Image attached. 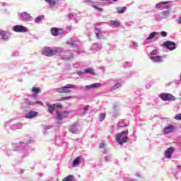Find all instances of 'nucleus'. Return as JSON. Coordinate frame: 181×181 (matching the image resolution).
Instances as JSON below:
<instances>
[{
	"mask_svg": "<svg viewBox=\"0 0 181 181\" xmlns=\"http://www.w3.org/2000/svg\"><path fill=\"white\" fill-rule=\"evenodd\" d=\"M80 160H81V158L77 157L72 163V166L74 168L78 166V165H80Z\"/></svg>",
	"mask_w": 181,
	"mask_h": 181,
	"instance_id": "2eb2a0df",
	"label": "nucleus"
},
{
	"mask_svg": "<svg viewBox=\"0 0 181 181\" xmlns=\"http://www.w3.org/2000/svg\"><path fill=\"white\" fill-rule=\"evenodd\" d=\"M54 107L55 108H63V105L60 103H55L54 104Z\"/></svg>",
	"mask_w": 181,
	"mask_h": 181,
	"instance_id": "c756f323",
	"label": "nucleus"
},
{
	"mask_svg": "<svg viewBox=\"0 0 181 181\" xmlns=\"http://www.w3.org/2000/svg\"><path fill=\"white\" fill-rule=\"evenodd\" d=\"M157 52H158V50L153 49V51H151L150 52V54H151V55L156 54Z\"/></svg>",
	"mask_w": 181,
	"mask_h": 181,
	"instance_id": "c9c22d12",
	"label": "nucleus"
},
{
	"mask_svg": "<svg viewBox=\"0 0 181 181\" xmlns=\"http://www.w3.org/2000/svg\"><path fill=\"white\" fill-rule=\"evenodd\" d=\"M121 87V83H116L114 86V89L117 90V88H119Z\"/></svg>",
	"mask_w": 181,
	"mask_h": 181,
	"instance_id": "72a5a7b5",
	"label": "nucleus"
},
{
	"mask_svg": "<svg viewBox=\"0 0 181 181\" xmlns=\"http://www.w3.org/2000/svg\"><path fill=\"white\" fill-rule=\"evenodd\" d=\"M37 112H35V111H31L28 113H27V115H25V118L27 119H32V118H35L36 117H37Z\"/></svg>",
	"mask_w": 181,
	"mask_h": 181,
	"instance_id": "9b49d317",
	"label": "nucleus"
},
{
	"mask_svg": "<svg viewBox=\"0 0 181 181\" xmlns=\"http://www.w3.org/2000/svg\"><path fill=\"white\" fill-rule=\"evenodd\" d=\"M98 87H101L100 83H93L92 85H88L86 86V88H97Z\"/></svg>",
	"mask_w": 181,
	"mask_h": 181,
	"instance_id": "dca6fc26",
	"label": "nucleus"
},
{
	"mask_svg": "<svg viewBox=\"0 0 181 181\" xmlns=\"http://www.w3.org/2000/svg\"><path fill=\"white\" fill-rule=\"evenodd\" d=\"M107 115L105 113H100L99 115V118L100 119V121H104L105 119V117Z\"/></svg>",
	"mask_w": 181,
	"mask_h": 181,
	"instance_id": "c85d7f7f",
	"label": "nucleus"
},
{
	"mask_svg": "<svg viewBox=\"0 0 181 181\" xmlns=\"http://www.w3.org/2000/svg\"><path fill=\"white\" fill-rule=\"evenodd\" d=\"M161 36H163V37H166V36H168V33L165 32V31H162L160 33Z\"/></svg>",
	"mask_w": 181,
	"mask_h": 181,
	"instance_id": "f704fd0d",
	"label": "nucleus"
},
{
	"mask_svg": "<svg viewBox=\"0 0 181 181\" xmlns=\"http://www.w3.org/2000/svg\"><path fill=\"white\" fill-rule=\"evenodd\" d=\"M85 73H88V74H91V76H94V74H95L94 69H93L91 68L86 69L85 70Z\"/></svg>",
	"mask_w": 181,
	"mask_h": 181,
	"instance_id": "5701e85b",
	"label": "nucleus"
},
{
	"mask_svg": "<svg viewBox=\"0 0 181 181\" xmlns=\"http://www.w3.org/2000/svg\"><path fill=\"white\" fill-rule=\"evenodd\" d=\"M151 59L153 63H161L162 62V57L161 56H157V57H151Z\"/></svg>",
	"mask_w": 181,
	"mask_h": 181,
	"instance_id": "4468645a",
	"label": "nucleus"
},
{
	"mask_svg": "<svg viewBox=\"0 0 181 181\" xmlns=\"http://www.w3.org/2000/svg\"><path fill=\"white\" fill-rule=\"evenodd\" d=\"M174 129H176V127H175V126L173 125H168L167 127H165L163 132H164V134H170L171 132H173Z\"/></svg>",
	"mask_w": 181,
	"mask_h": 181,
	"instance_id": "9d476101",
	"label": "nucleus"
},
{
	"mask_svg": "<svg viewBox=\"0 0 181 181\" xmlns=\"http://www.w3.org/2000/svg\"><path fill=\"white\" fill-rule=\"evenodd\" d=\"M74 176L70 175H68L66 177H65L62 181H73V179H74Z\"/></svg>",
	"mask_w": 181,
	"mask_h": 181,
	"instance_id": "bb28decb",
	"label": "nucleus"
},
{
	"mask_svg": "<svg viewBox=\"0 0 181 181\" xmlns=\"http://www.w3.org/2000/svg\"><path fill=\"white\" fill-rule=\"evenodd\" d=\"M128 134L129 131L127 129L126 131L122 132L119 134H117L115 136V139L119 145H122V144H126L128 142Z\"/></svg>",
	"mask_w": 181,
	"mask_h": 181,
	"instance_id": "f257e3e1",
	"label": "nucleus"
},
{
	"mask_svg": "<svg viewBox=\"0 0 181 181\" xmlns=\"http://www.w3.org/2000/svg\"><path fill=\"white\" fill-rule=\"evenodd\" d=\"M122 127H124V126H121V128H122Z\"/></svg>",
	"mask_w": 181,
	"mask_h": 181,
	"instance_id": "a18cd8bd",
	"label": "nucleus"
},
{
	"mask_svg": "<svg viewBox=\"0 0 181 181\" xmlns=\"http://www.w3.org/2000/svg\"><path fill=\"white\" fill-rule=\"evenodd\" d=\"M78 127V124H74L72 126H71L69 131L72 134H78V130H77V127Z\"/></svg>",
	"mask_w": 181,
	"mask_h": 181,
	"instance_id": "ddd939ff",
	"label": "nucleus"
},
{
	"mask_svg": "<svg viewBox=\"0 0 181 181\" xmlns=\"http://www.w3.org/2000/svg\"><path fill=\"white\" fill-rule=\"evenodd\" d=\"M95 36L97 37V39H101V30L98 29V28H95Z\"/></svg>",
	"mask_w": 181,
	"mask_h": 181,
	"instance_id": "412c9836",
	"label": "nucleus"
},
{
	"mask_svg": "<svg viewBox=\"0 0 181 181\" xmlns=\"http://www.w3.org/2000/svg\"><path fill=\"white\" fill-rule=\"evenodd\" d=\"M42 52L45 56L52 57V56H54L55 54H57V53H59V49H52L51 47H46L42 49Z\"/></svg>",
	"mask_w": 181,
	"mask_h": 181,
	"instance_id": "f03ea898",
	"label": "nucleus"
},
{
	"mask_svg": "<svg viewBox=\"0 0 181 181\" xmlns=\"http://www.w3.org/2000/svg\"><path fill=\"white\" fill-rule=\"evenodd\" d=\"M104 153H106V152H105V151H104Z\"/></svg>",
	"mask_w": 181,
	"mask_h": 181,
	"instance_id": "49530a36",
	"label": "nucleus"
},
{
	"mask_svg": "<svg viewBox=\"0 0 181 181\" xmlns=\"http://www.w3.org/2000/svg\"><path fill=\"white\" fill-rule=\"evenodd\" d=\"M57 119L58 121H63V118H67L69 117V112L63 111L60 112L59 110L56 111Z\"/></svg>",
	"mask_w": 181,
	"mask_h": 181,
	"instance_id": "20e7f679",
	"label": "nucleus"
},
{
	"mask_svg": "<svg viewBox=\"0 0 181 181\" xmlns=\"http://www.w3.org/2000/svg\"><path fill=\"white\" fill-rule=\"evenodd\" d=\"M73 87H74L73 85L68 84L65 86H62L61 88H57V92L60 93L61 94H66L67 93H71V90H70L69 88H73Z\"/></svg>",
	"mask_w": 181,
	"mask_h": 181,
	"instance_id": "7ed1b4c3",
	"label": "nucleus"
},
{
	"mask_svg": "<svg viewBox=\"0 0 181 181\" xmlns=\"http://www.w3.org/2000/svg\"><path fill=\"white\" fill-rule=\"evenodd\" d=\"M70 98H71V96L62 97L59 100V101H64V100H70Z\"/></svg>",
	"mask_w": 181,
	"mask_h": 181,
	"instance_id": "7c9ffc66",
	"label": "nucleus"
},
{
	"mask_svg": "<svg viewBox=\"0 0 181 181\" xmlns=\"http://www.w3.org/2000/svg\"><path fill=\"white\" fill-rule=\"evenodd\" d=\"M0 36L2 37L3 40H8V35L5 32L0 31Z\"/></svg>",
	"mask_w": 181,
	"mask_h": 181,
	"instance_id": "4be33fe9",
	"label": "nucleus"
},
{
	"mask_svg": "<svg viewBox=\"0 0 181 181\" xmlns=\"http://www.w3.org/2000/svg\"><path fill=\"white\" fill-rule=\"evenodd\" d=\"M168 4H169V2H168V1L160 2L158 4H156V8H160L161 6H163V5H168Z\"/></svg>",
	"mask_w": 181,
	"mask_h": 181,
	"instance_id": "cd10ccee",
	"label": "nucleus"
},
{
	"mask_svg": "<svg viewBox=\"0 0 181 181\" xmlns=\"http://www.w3.org/2000/svg\"><path fill=\"white\" fill-rule=\"evenodd\" d=\"M33 93H35V94H40L42 93V90L40 88H37V87H33L32 89Z\"/></svg>",
	"mask_w": 181,
	"mask_h": 181,
	"instance_id": "b1692460",
	"label": "nucleus"
},
{
	"mask_svg": "<svg viewBox=\"0 0 181 181\" xmlns=\"http://www.w3.org/2000/svg\"><path fill=\"white\" fill-rule=\"evenodd\" d=\"M133 46L134 47H138V43H136V42H133Z\"/></svg>",
	"mask_w": 181,
	"mask_h": 181,
	"instance_id": "4c0bfd02",
	"label": "nucleus"
},
{
	"mask_svg": "<svg viewBox=\"0 0 181 181\" xmlns=\"http://www.w3.org/2000/svg\"><path fill=\"white\" fill-rule=\"evenodd\" d=\"M37 104H39V105H43V103L42 101H37Z\"/></svg>",
	"mask_w": 181,
	"mask_h": 181,
	"instance_id": "ea45409f",
	"label": "nucleus"
},
{
	"mask_svg": "<svg viewBox=\"0 0 181 181\" xmlns=\"http://www.w3.org/2000/svg\"><path fill=\"white\" fill-rule=\"evenodd\" d=\"M43 19H45V16L42 15V16H39L38 17H37L35 20V23H39L40 22H42V21H43Z\"/></svg>",
	"mask_w": 181,
	"mask_h": 181,
	"instance_id": "aec40b11",
	"label": "nucleus"
},
{
	"mask_svg": "<svg viewBox=\"0 0 181 181\" xmlns=\"http://www.w3.org/2000/svg\"><path fill=\"white\" fill-rule=\"evenodd\" d=\"M105 146H107V144H105V143H101L100 145V148H105Z\"/></svg>",
	"mask_w": 181,
	"mask_h": 181,
	"instance_id": "e433bc0d",
	"label": "nucleus"
},
{
	"mask_svg": "<svg viewBox=\"0 0 181 181\" xmlns=\"http://www.w3.org/2000/svg\"><path fill=\"white\" fill-rule=\"evenodd\" d=\"M169 8H170V6H164V9H169Z\"/></svg>",
	"mask_w": 181,
	"mask_h": 181,
	"instance_id": "79ce46f5",
	"label": "nucleus"
},
{
	"mask_svg": "<svg viewBox=\"0 0 181 181\" xmlns=\"http://www.w3.org/2000/svg\"><path fill=\"white\" fill-rule=\"evenodd\" d=\"M177 23H179V25H181V16H180V17L179 18V19L177 20Z\"/></svg>",
	"mask_w": 181,
	"mask_h": 181,
	"instance_id": "58836bf2",
	"label": "nucleus"
},
{
	"mask_svg": "<svg viewBox=\"0 0 181 181\" xmlns=\"http://www.w3.org/2000/svg\"><path fill=\"white\" fill-rule=\"evenodd\" d=\"M175 152V148L173 147H170L165 151V156L167 159H170L172 158V154Z\"/></svg>",
	"mask_w": 181,
	"mask_h": 181,
	"instance_id": "1a4fd4ad",
	"label": "nucleus"
},
{
	"mask_svg": "<svg viewBox=\"0 0 181 181\" xmlns=\"http://www.w3.org/2000/svg\"><path fill=\"white\" fill-rule=\"evenodd\" d=\"M116 9L119 13H124L127 11V7H117Z\"/></svg>",
	"mask_w": 181,
	"mask_h": 181,
	"instance_id": "6ab92c4d",
	"label": "nucleus"
},
{
	"mask_svg": "<svg viewBox=\"0 0 181 181\" xmlns=\"http://www.w3.org/2000/svg\"><path fill=\"white\" fill-rule=\"evenodd\" d=\"M163 45L169 50H175L176 49V43L173 41H166L163 43Z\"/></svg>",
	"mask_w": 181,
	"mask_h": 181,
	"instance_id": "0eeeda50",
	"label": "nucleus"
},
{
	"mask_svg": "<svg viewBox=\"0 0 181 181\" xmlns=\"http://www.w3.org/2000/svg\"><path fill=\"white\" fill-rule=\"evenodd\" d=\"M21 16L23 18V19H30V18H32L30 14L28 13L27 12L21 13Z\"/></svg>",
	"mask_w": 181,
	"mask_h": 181,
	"instance_id": "f3484780",
	"label": "nucleus"
},
{
	"mask_svg": "<svg viewBox=\"0 0 181 181\" xmlns=\"http://www.w3.org/2000/svg\"><path fill=\"white\" fill-rule=\"evenodd\" d=\"M93 8H94L95 9H97V11H99L100 12H101L103 11V8H100L95 5H93Z\"/></svg>",
	"mask_w": 181,
	"mask_h": 181,
	"instance_id": "473e14b6",
	"label": "nucleus"
},
{
	"mask_svg": "<svg viewBox=\"0 0 181 181\" xmlns=\"http://www.w3.org/2000/svg\"><path fill=\"white\" fill-rule=\"evenodd\" d=\"M47 107L48 108V112L53 115V112H54V110H56V108L54 107V105L47 103Z\"/></svg>",
	"mask_w": 181,
	"mask_h": 181,
	"instance_id": "f8f14e48",
	"label": "nucleus"
},
{
	"mask_svg": "<svg viewBox=\"0 0 181 181\" xmlns=\"http://www.w3.org/2000/svg\"><path fill=\"white\" fill-rule=\"evenodd\" d=\"M167 13H169V11H166Z\"/></svg>",
	"mask_w": 181,
	"mask_h": 181,
	"instance_id": "c03bdc74",
	"label": "nucleus"
},
{
	"mask_svg": "<svg viewBox=\"0 0 181 181\" xmlns=\"http://www.w3.org/2000/svg\"><path fill=\"white\" fill-rule=\"evenodd\" d=\"M158 35V33L156 32H153L151 33L149 36L147 37V40H151V39H153Z\"/></svg>",
	"mask_w": 181,
	"mask_h": 181,
	"instance_id": "a878e982",
	"label": "nucleus"
},
{
	"mask_svg": "<svg viewBox=\"0 0 181 181\" xmlns=\"http://www.w3.org/2000/svg\"><path fill=\"white\" fill-rule=\"evenodd\" d=\"M63 33V30L62 28H58L53 27L51 28V33L52 36H60V35Z\"/></svg>",
	"mask_w": 181,
	"mask_h": 181,
	"instance_id": "6e6552de",
	"label": "nucleus"
},
{
	"mask_svg": "<svg viewBox=\"0 0 181 181\" xmlns=\"http://www.w3.org/2000/svg\"><path fill=\"white\" fill-rule=\"evenodd\" d=\"M174 118H175V119H177L178 121H181V113L176 115Z\"/></svg>",
	"mask_w": 181,
	"mask_h": 181,
	"instance_id": "2f4dec72",
	"label": "nucleus"
},
{
	"mask_svg": "<svg viewBox=\"0 0 181 181\" xmlns=\"http://www.w3.org/2000/svg\"><path fill=\"white\" fill-rule=\"evenodd\" d=\"M114 2H117V1H118V0H112Z\"/></svg>",
	"mask_w": 181,
	"mask_h": 181,
	"instance_id": "37998d69",
	"label": "nucleus"
},
{
	"mask_svg": "<svg viewBox=\"0 0 181 181\" xmlns=\"http://www.w3.org/2000/svg\"><path fill=\"white\" fill-rule=\"evenodd\" d=\"M45 2H47V4H49L51 8H52V6H54V5H56V1L54 0H45Z\"/></svg>",
	"mask_w": 181,
	"mask_h": 181,
	"instance_id": "393cba45",
	"label": "nucleus"
},
{
	"mask_svg": "<svg viewBox=\"0 0 181 181\" xmlns=\"http://www.w3.org/2000/svg\"><path fill=\"white\" fill-rule=\"evenodd\" d=\"M110 23L112 26H115L116 28H118L121 25L119 21H110Z\"/></svg>",
	"mask_w": 181,
	"mask_h": 181,
	"instance_id": "a211bd4d",
	"label": "nucleus"
},
{
	"mask_svg": "<svg viewBox=\"0 0 181 181\" xmlns=\"http://www.w3.org/2000/svg\"><path fill=\"white\" fill-rule=\"evenodd\" d=\"M160 97L163 101H175L176 100V98L170 93H163Z\"/></svg>",
	"mask_w": 181,
	"mask_h": 181,
	"instance_id": "39448f33",
	"label": "nucleus"
},
{
	"mask_svg": "<svg viewBox=\"0 0 181 181\" xmlns=\"http://www.w3.org/2000/svg\"><path fill=\"white\" fill-rule=\"evenodd\" d=\"M84 111H85V112H87V111H88V105H87L84 107Z\"/></svg>",
	"mask_w": 181,
	"mask_h": 181,
	"instance_id": "a19ab883",
	"label": "nucleus"
},
{
	"mask_svg": "<svg viewBox=\"0 0 181 181\" xmlns=\"http://www.w3.org/2000/svg\"><path fill=\"white\" fill-rule=\"evenodd\" d=\"M13 30L14 32H16L17 33H26L28 32V28L23 26V25H15L13 28Z\"/></svg>",
	"mask_w": 181,
	"mask_h": 181,
	"instance_id": "423d86ee",
	"label": "nucleus"
}]
</instances>
